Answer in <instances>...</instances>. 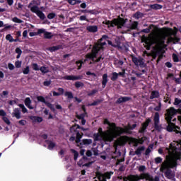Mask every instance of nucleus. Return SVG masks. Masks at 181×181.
Masks as SVG:
<instances>
[{
    "instance_id": "1",
    "label": "nucleus",
    "mask_w": 181,
    "mask_h": 181,
    "mask_svg": "<svg viewBox=\"0 0 181 181\" xmlns=\"http://www.w3.org/2000/svg\"><path fill=\"white\" fill-rule=\"evenodd\" d=\"M103 124L104 125H108L107 129L110 133V135L107 137L108 141H113L114 138L121 136V135L124 134V128L117 127V124L115 122H110L108 119H105Z\"/></svg>"
},
{
    "instance_id": "2",
    "label": "nucleus",
    "mask_w": 181,
    "mask_h": 181,
    "mask_svg": "<svg viewBox=\"0 0 181 181\" xmlns=\"http://www.w3.org/2000/svg\"><path fill=\"white\" fill-rule=\"evenodd\" d=\"M103 23L107 25L108 28H114V26H117V29H122L123 26L127 23V19L125 20L123 18L118 17L117 18L112 19V21L106 20L105 21H103Z\"/></svg>"
},
{
    "instance_id": "3",
    "label": "nucleus",
    "mask_w": 181,
    "mask_h": 181,
    "mask_svg": "<svg viewBox=\"0 0 181 181\" xmlns=\"http://www.w3.org/2000/svg\"><path fill=\"white\" fill-rule=\"evenodd\" d=\"M76 127H77L76 124L73 125L72 127H70L69 131L71 134H73V136L69 138V141L70 142H76V144H80L81 142V138H83V133H80V131L77 130L76 129Z\"/></svg>"
},
{
    "instance_id": "4",
    "label": "nucleus",
    "mask_w": 181,
    "mask_h": 181,
    "mask_svg": "<svg viewBox=\"0 0 181 181\" xmlns=\"http://www.w3.org/2000/svg\"><path fill=\"white\" fill-rule=\"evenodd\" d=\"M131 57L134 65L137 67L139 66L141 69L146 67V64H145V62H144V58L140 57L139 59H138V57H135L134 55H131Z\"/></svg>"
},
{
    "instance_id": "5",
    "label": "nucleus",
    "mask_w": 181,
    "mask_h": 181,
    "mask_svg": "<svg viewBox=\"0 0 181 181\" xmlns=\"http://www.w3.org/2000/svg\"><path fill=\"white\" fill-rule=\"evenodd\" d=\"M145 173H141L140 175H132L130 174L127 177V180L124 179V181H139L144 180L145 179Z\"/></svg>"
},
{
    "instance_id": "6",
    "label": "nucleus",
    "mask_w": 181,
    "mask_h": 181,
    "mask_svg": "<svg viewBox=\"0 0 181 181\" xmlns=\"http://www.w3.org/2000/svg\"><path fill=\"white\" fill-rule=\"evenodd\" d=\"M37 100L40 103H43L44 104H45V105H47V107H48V108H49L51 110V111H52V112H54V113L56 112V109L54 108V105L46 101V99H45V97H43L42 95L37 96Z\"/></svg>"
},
{
    "instance_id": "7",
    "label": "nucleus",
    "mask_w": 181,
    "mask_h": 181,
    "mask_svg": "<svg viewBox=\"0 0 181 181\" xmlns=\"http://www.w3.org/2000/svg\"><path fill=\"white\" fill-rule=\"evenodd\" d=\"M98 132L93 134V139L95 141H103L105 138V132L103 131L102 127H99Z\"/></svg>"
},
{
    "instance_id": "8",
    "label": "nucleus",
    "mask_w": 181,
    "mask_h": 181,
    "mask_svg": "<svg viewBox=\"0 0 181 181\" xmlns=\"http://www.w3.org/2000/svg\"><path fill=\"white\" fill-rule=\"evenodd\" d=\"M160 169H161V170H165L164 172V173H165V177H167V179H173V177H175V174L173 173V171L172 170V169H170L169 168V166L164 165Z\"/></svg>"
},
{
    "instance_id": "9",
    "label": "nucleus",
    "mask_w": 181,
    "mask_h": 181,
    "mask_svg": "<svg viewBox=\"0 0 181 181\" xmlns=\"http://www.w3.org/2000/svg\"><path fill=\"white\" fill-rule=\"evenodd\" d=\"M156 47L154 49H161L163 53H165L163 47H166V45H165V40L159 39L156 42Z\"/></svg>"
},
{
    "instance_id": "10",
    "label": "nucleus",
    "mask_w": 181,
    "mask_h": 181,
    "mask_svg": "<svg viewBox=\"0 0 181 181\" xmlns=\"http://www.w3.org/2000/svg\"><path fill=\"white\" fill-rule=\"evenodd\" d=\"M151 121L152 120L150 118L146 119L145 122H144L141 124V127L139 130V134H144L145 133V131H146V128H148V127H149V124H151Z\"/></svg>"
},
{
    "instance_id": "11",
    "label": "nucleus",
    "mask_w": 181,
    "mask_h": 181,
    "mask_svg": "<svg viewBox=\"0 0 181 181\" xmlns=\"http://www.w3.org/2000/svg\"><path fill=\"white\" fill-rule=\"evenodd\" d=\"M64 80H71L72 81H76V80L83 79V76H74V75H66L63 77Z\"/></svg>"
},
{
    "instance_id": "12",
    "label": "nucleus",
    "mask_w": 181,
    "mask_h": 181,
    "mask_svg": "<svg viewBox=\"0 0 181 181\" xmlns=\"http://www.w3.org/2000/svg\"><path fill=\"white\" fill-rule=\"evenodd\" d=\"M113 47H117L119 50H122L124 47H125L126 50H128V48L125 46V45H121V40L119 38L115 40V44L112 45Z\"/></svg>"
},
{
    "instance_id": "13",
    "label": "nucleus",
    "mask_w": 181,
    "mask_h": 181,
    "mask_svg": "<svg viewBox=\"0 0 181 181\" xmlns=\"http://www.w3.org/2000/svg\"><path fill=\"white\" fill-rule=\"evenodd\" d=\"M160 53L165 52H162V49L153 48V50L151 52L152 60H156V57H158V54H160Z\"/></svg>"
},
{
    "instance_id": "14",
    "label": "nucleus",
    "mask_w": 181,
    "mask_h": 181,
    "mask_svg": "<svg viewBox=\"0 0 181 181\" xmlns=\"http://www.w3.org/2000/svg\"><path fill=\"white\" fill-rule=\"evenodd\" d=\"M131 100H132V98L131 97H128V96L120 97L116 100V104H122V103H127L128 101H131Z\"/></svg>"
},
{
    "instance_id": "15",
    "label": "nucleus",
    "mask_w": 181,
    "mask_h": 181,
    "mask_svg": "<svg viewBox=\"0 0 181 181\" xmlns=\"http://www.w3.org/2000/svg\"><path fill=\"white\" fill-rule=\"evenodd\" d=\"M107 83H108V74H104L102 76V87L105 88L107 87Z\"/></svg>"
},
{
    "instance_id": "16",
    "label": "nucleus",
    "mask_w": 181,
    "mask_h": 181,
    "mask_svg": "<svg viewBox=\"0 0 181 181\" xmlns=\"http://www.w3.org/2000/svg\"><path fill=\"white\" fill-rule=\"evenodd\" d=\"M146 140V137H141L139 139H133V143L135 144V146H138V144H140V145H142Z\"/></svg>"
},
{
    "instance_id": "17",
    "label": "nucleus",
    "mask_w": 181,
    "mask_h": 181,
    "mask_svg": "<svg viewBox=\"0 0 181 181\" xmlns=\"http://www.w3.org/2000/svg\"><path fill=\"white\" fill-rule=\"evenodd\" d=\"M177 112H179V109L176 110L173 107H171L167 110V114H168L169 115H171V117H173V115H176Z\"/></svg>"
},
{
    "instance_id": "18",
    "label": "nucleus",
    "mask_w": 181,
    "mask_h": 181,
    "mask_svg": "<svg viewBox=\"0 0 181 181\" xmlns=\"http://www.w3.org/2000/svg\"><path fill=\"white\" fill-rule=\"evenodd\" d=\"M93 140L91 139H83L82 142L77 145V146H83V145H91Z\"/></svg>"
},
{
    "instance_id": "19",
    "label": "nucleus",
    "mask_w": 181,
    "mask_h": 181,
    "mask_svg": "<svg viewBox=\"0 0 181 181\" xmlns=\"http://www.w3.org/2000/svg\"><path fill=\"white\" fill-rule=\"evenodd\" d=\"M100 50H101V48H100L98 46H93L91 54L93 55L95 59H97V54H98Z\"/></svg>"
},
{
    "instance_id": "20",
    "label": "nucleus",
    "mask_w": 181,
    "mask_h": 181,
    "mask_svg": "<svg viewBox=\"0 0 181 181\" xmlns=\"http://www.w3.org/2000/svg\"><path fill=\"white\" fill-rule=\"evenodd\" d=\"M86 30L92 33H95V32H98V27L97 25H89L86 27Z\"/></svg>"
},
{
    "instance_id": "21",
    "label": "nucleus",
    "mask_w": 181,
    "mask_h": 181,
    "mask_svg": "<svg viewBox=\"0 0 181 181\" xmlns=\"http://www.w3.org/2000/svg\"><path fill=\"white\" fill-rule=\"evenodd\" d=\"M45 32V28H40L38 29L37 32H30L29 33V36H30V37H33V36H37L39 35H42V33H44Z\"/></svg>"
},
{
    "instance_id": "22",
    "label": "nucleus",
    "mask_w": 181,
    "mask_h": 181,
    "mask_svg": "<svg viewBox=\"0 0 181 181\" xmlns=\"http://www.w3.org/2000/svg\"><path fill=\"white\" fill-rule=\"evenodd\" d=\"M136 128V124H134L131 126V124L127 125V128L126 129H124L123 134H129V130L132 131Z\"/></svg>"
},
{
    "instance_id": "23",
    "label": "nucleus",
    "mask_w": 181,
    "mask_h": 181,
    "mask_svg": "<svg viewBox=\"0 0 181 181\" xmlns=\"http://www.w3.org/2000/svg\"><path fill=\"white\" fill-rule=\"evenodd\" d=\"M30 119L33 121V122H43V117H37V116H30Z\"/></svg>"
},
{
    "instance_id": "24",
    "label": "nucleus",
    "mask_w": 181,
    "mask_h": 181,
    "mask_svg": "<svg viewBox=\"0 0 181 181\" xmlns=\"http://www.w3.org/2000/svg\"><path fill=\"white\" fill-rule=\"evenodd\" d=\"M13 117H16L17 119H21V110L19 108H15L12 114Z\"/></svg>"
},
{
    "instance_id": "25",
    "label": "nucleus",
    "mask_w": 181,
    "mask_h": 181,
    "mask_svg": "<svg viewBox=\"0 0 181 181\" xmlns=\"http://www.w3.org/2000/svg\"><path fill=\"white\" fill-rule=\"evenodd\" d=\"M46 144H47L48 147L47 148L49 151H52L53 148H54L56 147V143L50 141V140H45Z\"/></svg>"
},
{
    "instance_id": "26",
    "label": "nucleus",
    "mask_w": 181,
    "mask_h": 181,
    "mask_svg": "<svg viewBox=\"0 0 181 181\" xmlns=\"http://www.w3.org/2000/svg\"><path fill=\"white\" fill-rule=\"evenodd\" d=\"M167 35L168 37H172V36H177V33L176 31H174L172 28H167Z\"/></svg>"
},
{
    "instance_id": "27",
    "label": "nucleus",
    "mask_w": 181,
    "mask_h": 181,
    "mask_svg": "<svg viewBox=\"0 0 181 181\" xmlns=\"http://www.w3.org/2000/svg\"><path fill=\"white\" fill-rule=\"evenodd\" d=\"M24 104L29 108V110H33V107L30 105V104H32V100H30V98H26L24 100Z\"/></svg>"
},
{
    "instance_id": "28",
    "label": "nucleus",
    "mask_w": 181,
    "mask_h": 181,
    "mask_svg": "<svg viewBox=\"0 0 181 181\" xmlns=\"http://www.w3.org/2000/svg\"><path fill=\"white\" fill-rule=\"evenodd\" d=\"M44 39H52L53 37V34L50 32L46 31L45 29H44Z\"/></svg>"
},
{
    "instance_id": "29",
    "label": "nucleus",
    "mask_w": 181,
    "mask_h": 181,
    "mask_svg": "<svg viewBox=\"0 0 181 181\" xmlns=\"http://www.w3.org/2000/svg\"><path fill=\"white\" fill-rule=\"evenodd\" d=\"M168 41L175 44L178 43V42H180V38L177 37V35L175 37H168Z\"/></svg>"
},
{
    "instance_id": "30",
    "label": "nucleus",
    "mask_w": 181,
    "mask_h": 181,
    "mask_svg": "<svg viewBox=\"0 0 181 181\" xmlns=\"http://www.w3.org/2000/svg\"><path fill=\"white\" fill-rule=\"evenodd\" d=\"M153 98H159V92L157 90H153L150 95V100H153Z\"/></svg>"
},
{
    "instance_id": "31",
    "label": "nucleus",
    "mask_w": 181,
    "mask_h": 181,
    "mask_svg": "<svg viewBox=\"0 0 181 181\" xmlns=\"http://www.w3.org/2000/svg\"><path fill=\"white\" fill-rule=\"evenodd\" d=\"M144 151H145V146H141L140 147H139L134 152L135 155H142V152H144Z\"/></svg>"
},
{
    "instance_id": "32",
    "label": "nucleus",
    "mask_w": 181,
    "mask_h": 181,
    "mask_svg": "<svg viewBox=\"0 0 181 181\" xmlns=\"http://www.w3.org/2000/svg\"><path fill=\"white\" fill-rule=\"evenodd\" d=\"M62 47H63L62 45L52 46L49 48V50L51 52H57V50H60V49H62Z\"/></svg>"
},
{
    "instance_id": "33",
    "label": "nucleus",
    "mask_w": 181,
    "mask_h": 181,
    "mask_svg": "<svg viewBox=\"0 0 181 181\" xmlns=\"http://www.w3.org/2000/svg\"><path fill=\"white\" fill-rule=\"evenodd\" d=\"M36 15L37 16H38V18H40V19H41V21H45V19H46V16L44 14L43 11L40 10L37 12Z\"/></svg>"
},
{
    "instance_id": "34",
    "label": "nucleus",
    "mask_w": 181,
    "mask_h": 181,
    "mask_svg": "<svg viewBox=\"0 0 181 181\" xmlns=\"http://www.w3.org/2000/svg\"><path fill=\"white\" fill-rule=\"evenodd\" d=\"M150 8L151 9H154L155 11H158L159 9H162V8H163V6L160 4H153V5H151Z\"/></svg>"
},
{
    "instance_id": "35",
    "label": "nucleus",
    "mask_w": 181,
    "mask_h": 181,
    "mask_svg": "<svg viewBox=\"0 0 181 181\" xmlns=\"http://www.w3.org/2000/svg\"><path fill=\"white\" fill-rule=\"evenodd\" d=\"M76 64L78 66V70H81V67H83V64H84V62H83V59H81L76 61Z\"/></svg>"
},
{
    "instance_id": "36",
    "label": "nucleus",
    "mask_w": 181,
    "mask_h": 181,
    "mask_svg": "<svg viewBox=\"0 0 181 181\" xmlns=\"http://www.w3.org/2000/svg\"><path fill=\"white\" fill-rule=\"evenodd\" d=\"M173 104L175 105H178L179 110H181V100L175 98Z\"/></svg>"
},
{
    "instance_id": "37",
    "label": "nucleus",
    "mask_w": 181,
    "mask_h": 181,
    "mask_svg": "<svg viewBox=\"0 0 181 181\" xmlns=\"http://www.w3.org/2000/svg\"><path fill=\"white\" fill-rule=\"evenodd\" d=\"M103 103L102 100L98 99L93 101L92 103L89 104L90 107H94L95 105H98V104H101Z\"/></svg>"
},
{
    "instance_id": "38",
    "label": "nucleus",
    "mask_w": 181,
    "mask_h": 181,
    "mask_svg": "<svg viewBox=\"0 0 181 181\" xmlns=\"http://www.w3.org/2000/svg\"><path fill=\"white\" fill-rule=\"evenodd\" d=\"M31 12L33 13H37L40 10L39 9V7L37 6H33V7L30 8Z\"/></svg>"
},
{
    "instance_id": "39",
    "label": "nucleus",
    "mask_w": 181,
    "mask_h": 181,
    "mask_svg": "<svg viewBox=\"0 0 181 181\" xmlns=\"http://www.w3.org/2000/svg\"><path fill=\"white\" fill-rule=\"evenodd\" d=\"M68 4L69 5H76V4H81V1L80 0H67Z\"/></svg>"
},
{
    "instance_id": "40",
    "label": "nucleus",
    "mask_w": 181,
    "mask_h": 181,
    "mask_svg": "<svg viewBox=\"0 0 181 181\" xmlns=\"http://www.w3.org/2000/svg\"><path fill=\"white\" fill-rule=\"evenodd\" d=\"M40 71H41V73H42L43 74H47V73H49V68L46 67V66H41L40 68Z\"/></svg>"
},
{
    "instance_id": "41",
    "label": "nucleus",
    "mask_w": 181,
    "mask_h": 181,
    "mask_svg": "<svg viewBox=\"0 0 181 181\" xmlns=\"http://www.w3.org/2000/svg\"><path fill=\"white\" fill-rule=\"evenodd\" d=\"M141 40L144 43H146V45H152V42H151V40H149V38L145 36L142 37Z\"/></svg>"
},
{
    "instance_id": "42",
    "label": "nucleus",
    "mask_w": 181,
    "mask_h": 181,
    "mask_svg": "<svg viewBox=\"0 0 181 181\" xmlns=\"http://www.w3.org/2000/svg\"><path fill=\"white\" fill-rule=\"evenodd\" d=\"M64 95L65 97H67V98L69 100H71L72 98H74V96H73V93L70 92V91H66L64 93Z\"/></svg>"
},
{
    "instance_id": "43",
    "label": "nucleus",
    "mask_w": 181,
    "mask_h": 181,
    "mask_svg": "<svg viewBox=\"0 0 181 181\" xmlns=\"http://www.w3.org/2000/svg\"><path fill=\"white\" fill-rule=\"evenodd\" d=\"M144 176V179H146V180L153 181V177H152V175H149V173H145Z\"/></svg>"
},
{
    "instance_id": "44",
    "label": "nucleus",
    "mask_w": 181,
    "mask_h": 181,
    "mask_svg": "<svg viewBox=\"0 0 181 181\" xmlns=\"http://www.w3.org/2000/svg\"><path fill=\"white\" fill-rule=\"evenodd\" d=\"M153 25H150L148 28L141 30V33H150Z\"/></svg>"
},
{
    "instance_id": "45",
    "label": "nucleus",
    "mask_w": 181,
    "mask_h": 181,
    "mask_svg": "<svg viewBox=\"0 0 181 181\" xmlns=\"http://www.w3.org/2000/svg\"><path fill=\"white\" fill-rule=\"evenodd\" d=\"M76 88H80L81 87H84V83L81 81H76L74 84Z\"/></svg>"
},
{
    "instance_id": "46",
    "label": "nucleus",
    "mask_w": 181,
    "mask_h": 181,
    "mask_svg": "<svg viewBox=\"0 0 181 181\" xmlns=\"http://www.w3.org/2000/svg\"><path fill=\"white\" fill-rule=\"evenodd\" d=\"M159 124V112H156L154 115V124Z\"/></svg>"
},
{
    "instance_id": "47",
    "label": "nucleus",
    "mask_w": 181,
    "mask_h": 181,
    "mask_svg": "<svg viewBox=\"0 0 181 181\" xmlns=\"http://www.w3.org/2000/svg\"><path fill=\"white\" fill-rule=\"evenodd\" d=\"M117 79H118V73L113 72L112 74V77H111L112 81H116V80H117Z\"/></svg>"
},
{
    "instance_id": "48",
    "label": "nucleus",
    "mask_w": 181,
    "mask_h": 181,
    "mask_svg": "<svg viewBox=\"0 0 181 181\" xmlns=\"http://www.w3.org/2000/svg\"><path fill=\"white\" fill-rule=\"evenodd\" d=\"M18 107L21 108L23 114H26V112H28V109H26V107H25V105L19 104Z\"/></svg>"
},
{
    "instance_id": "49",
    "label": "nucleus",
    "mask_w": 181,
    "mask_h": 181,
    "mask_svg": "<svg viewBox=\"0 0 181 181\" xmlns=\"http://www.w3.org/2000/svg\"><path fill=\"white\" fill-rule=\"evenodd\" d=\"M86 59H90V60H92V62H94L95 58L93 57L92 53H88L86 55Z\"/></svg>"
},
{
    "instance_id": "50",
    "label": "nucleus",
    "mask_w": 181,
    "mask_h": 181,
    "mask_svg": "<svg viewBox=\"0 0 181 181\" xmlns=\"http://www.w3.org/2000/svg\"><path fill=\"white\" fill-rule=\"evenodd\" d=\"M2 120L4 121V122H5V124H6L7 125H11V121L9 120V119L6 117V116H4L2 117Z\"/></svg>"
},
{
    "instance_id": "51",
    "label": "nucleus",
    "mask_w": 181,
    "mask_h": 181,
    "mask_svg": "<svg viewBox=\"0 0 181 181\" xmlns=\"http://www.w3.org/2000/svg\"><path fill=\"white\" fill-rule=\"evenodd\" d=\"M71 152L74 153V160H77V158H78V152L74 149L71 150Z\"/></svg>"
},
{
    "instance_id": "52",
    "label": "nucleus",
    "mask_w": 181,
    "mask_h": 181,
    "mask_svg": "<svg viewBox=\"0 0 181 181\" xmlns=\"http://www.w3.org/2000/svg\"><path fill=\"white\" fill-rule=\"evenodd\" d=\"M143 14L142 13L137 11L136 13L134 14V18L136 19H139V18H142Z\"/></svg>"
},
{
    "instance_id": "53",
    "label": "nucleus",
    "mask_w": 181,
    "mask_h": 181,
    "mask_svg": "<svg viewBox=\"0 0 181 181\" xmlns=\"http://www.w3.org/2000/svg\"><path fill=\"white\" fill-rule=\"evenodd\" d=\"M171 124H168L167 126V131L168 132H173V129L175 127H173V123H170Z\"/></svg>"
},
{
    "instance_id": "54",
    "label": "nucleus",
    "mask_w": 181,
    "mask_h": 181,
    "mask_svg": "<svg viewBox=\"0 0 181 181\" xmlns=\"http://www.w3.org/2000/svg\"><path fill=\"white\" fill-rule=\"evenodd\" d=\"M172 118H173V116H171L168 113L165 114V119L168 122H170V124H172Z\"/></svg>"
},
{
    "instance_id": "55",
    "label": "nucleus",
    "mask_w": 181,
    "mask_h": 181,
    "mask_svg": "<svg viewBox=\"0 0 181 181\" xmlns=\"http://www.w3.org/2000/svg\"><path fill=\"white\" fill-rule=\"evenodd\" d=\"M105 45H107V43L105 42H99L98 44H96L95 45L98 46L99 47V49H100V50H103V49H104V46H105Z\"/></svg>"
},
{
    "instance_id": "56",
    "label": "nucleus",
    "mask_w": 181,
    "mask_h": 181,
    "mask_svg": "<svg viewBox=\"0 0 181 181\" xmlns=\"http://www.w3.org/2000/svg\"><path fill=\"white\" fill-rule=\"evenodd\" d=\"M13 22H14L15 23H23V21L18 18V17H14L12 18Z\"/></svg>"
},
{
    "instance_id": "57",
    "label": "nucleus",
    "mask_w": 181,
    "mask_h": 181,
    "mask_svg": "<svg viewBox=\"0 0 181 181\" xmlns=\"http://www.w3.org/2000/svg\"><path fill=\"white\" fill-rule=\"evenodd\" d=\"M32 67L33 69L35 70V71H39V70H40V69H39V65H37V64L36 63H33Z\"/></svg>"
},
{
    "instance_id": "58",
    "label": "nucleus",
    "mask_w": 181,
    "mask_h": 181,
    "mask_svg": "<svg viewBox=\"0 0 181 181\" xmlns=\"http://www.w3.org/2000/svg\"><path fill=\"white\" fill-rule=\"evenodd\" d=\"M173 60L174 63H178L179 62V57H177V54H173Z\"/></svg>"
},
{
    "instance_id": "59",
    "label": "nucleus",
    "mask_w": 181,
    "mask_h": 181,
    "mask_svg": "<svg viewBox=\"0 0 181 181\" xmlns=\"http://www.w3.org/2000/svg\"><path fill=\"white\" fill-rule=\"evenodd\" d=\"M165 53H160V54H158V59H157V60H156V63H157V64H158V63H159V62H160V60H162V59H163V54H164Z\"/></svg>"
},
{
    "instance_id": "60",
    "label": "nucleus",
    "mask_w": 181,
    "mask_h": 181,
    "mask_svg": "<svg viewBox=\"0 0 181 181\" xmlns=\"http://www.w3.org/2000/svg\"><path fill=\"white\" fill-rule=\"evenodd\" d=\"M6 40H8V42H10V43H12V42H13V37H12V35L11 34H8L6 36Z\"/></svg>"
},
{
    "instance_id": "61",
    "label": "nucleus",
    "mask_w": 181,
    "mask_h": 181,
    "mask_svg": "<svg viewBox=\"0 0 181 181\" xmlns=\"http://www.w3.org/2000/svg\"><path fill=\"white\" fill-rule=\"evenodd\" d=\"M2 98H8V95H9V91L8 90H4L2 92Z\"/></svg>"
},
{
    "instance_id": "62",
    "label": "nucleus",
    "mask_w": 181,
    "mask_h": 181,
    "mask_svg": "<svg viewBox=\"0 0 181 181\" xmlns=\"http://www.w3.org/2000/svg\"><path fill=\"white\" fill-rule=\"evenodd\" d=\"M30 71V69L29 68V66H27L25 68L23 69V74H29Z\"/></svg>"
},
{
    "instance_id": "63",
    "label": "nucleus",
    "mask_w": 181,
    "mask_h": 181,
    "mask_svg": "<svg viewBox=\"0 0 181 181\" xmlns=\"http://www.w3.org/2000/svg\"><path fill=\"white\" fill-rule=\"evenodd\" d=\"M86 115L85 113H81V115H76V118L78 119H84L86 118Z\"/></svg>"
},
{
    "instance_id": "64",
    "label": "nucleus",
    "mask_w": 181,
    "mask_h": 181,
    "mask_svg": "<svg viewBox=\"0 0 181 181\" xmlns=\"http://www.w3.org/2000/svg\"><path fill=\"white\" fill-rule=\"evenodd\" d=\"M138 28V21H134L132 23L131 28L133 30L137 29Z\"/></svg>"
}]
</instances>
